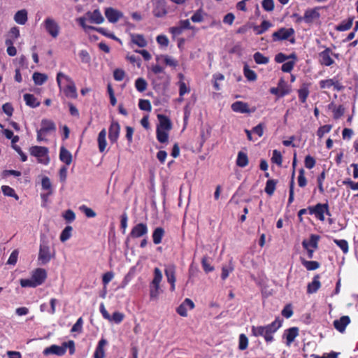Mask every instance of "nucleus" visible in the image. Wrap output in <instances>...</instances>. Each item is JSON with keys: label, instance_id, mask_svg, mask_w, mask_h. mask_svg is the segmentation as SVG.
<instances>
[{"label": "nucleus", "instance_id": "f257e3e1", "mask_svg": "<svg viewBox=\"0 0 358 358\" xmlns=\"http://www.w3.org/2000/svg\"><path fill=\"white\" fill-rule=\"evenodd\" d=\"M282 320L279 317L271 324L264 326H252L251 334L255 337L262 336L266 343H271L274 341L273 334L282 327Z\"/></svg>", "mask_w": 358, "mask_h": 358}, {"label": "nucleus", "instance_id": "f03ea898", "mask_svg": "<svg viewBox=\"0 0 358 358\" xmlns=\"http://www.w3.org/2000/svg\"><path fill=\"white\" fill-rule=\"evenodd\" d=\"M67 348L69 349V354L73 355L75 352V343L73 341H69L64 342L61 346L57 345H52L44 349L43 353L44 355L48 356L50 355H56L57 356L64 355Z\"/></svg>", "mask_w": 358, "mask_h": 358}, {"label": "nucleus", "instance_id": "7ed1b4c3", "mask_svg": "<svg viewBox=\"0 0 358 358\" xmlns=\"http://www.w3.org/2000/svg\"><path fill=\"white\" fill-rule=\"evenodd\" d=\"M54 256L55 251L50 249L48 242L45 240H41L38 257V260L41 262V264H48Z\"/></svg>", "mask_w": 358, "mask_h": 358}, {"label": "nucleus", "instance_id": "20e7f679", "mask_svg": "<svg viewBox=\"0 0 358 358\" xmlns=\"http://www.w3.org/2000/svg\"><path fill=\"white\" fill-rule=\"evenodd\" d=\"M56 131V125L51 120L43 119L41 127L37 130V141L38 142L47 141L45 136L50 133Z\"/></svg>", "mask_w": 358, "mask_h": 358}, {"label": "nucleus", "instance_id": "39448f33", "mask_svg": "<svg viewBox=\"0 0 358 358\" xmlns=\"http://www.w3.org/2000/svg\"><path fill=\"white\" fill-rule=\"evenodd\" d=\"M30 155L36 157L38 163L47 165L50 162L48 149L46 147L34 145L29 149Z\"/></svg>", "mask_w": 358, "mask_h": 358}, {"label": "nucleus", "instance_id": "423d86ee", "mask_svg": "<svg viewBox=\"0 0 358 358\" xmlns=\"http://www.w3.org/2000/svg\"><path fill=\"white\" fill-rule=\"evenodd\" d=\"M308 210L310 215H314L316 218L321 221L325 220V215H330L327 203H317L314 206H310Z\"/></svg>", "mask_w": 358, "mask_h": 358}, {"label": "nucleus", "instance_id": "0eeeda50", "mask_svg": "<svg viewBox=\"0 0 358 358\" xmlns=\"http://www.w3.org/2000/svg\"><path fill=\"white\" fill-rule=\"evenodd\" d=\"M294 29L293 28H280L272 34L273 41L288 40L291 36L294 35Z\"/></svg>", "mask_w": 358, "mask_h": 358}, {"label": "nucleus", "instance_id": "6e6552de", "mask_svg": "<svg viewBox=\"0 0 358 358\" xmlns=\"http://www.w3.org/2000/svg\"><path fill=\"white\" fill-rule=\"evenodd\" d=\"M43 26L47 32L53 38H57L59 34V27L52 17H47L43 22Z\"/></svg>", "mask_w": 358, "mask_h": 358}, {"label": "nucleus", "instance_id": "1a4fd4ad", "mask_svg": "<svg viewBox=\"0 0 358 358\" xmlns=\"http://www.w3.org/2000/svg\"><path fill=\"white\" fill-rule=\"evenodd\" d=\"M57 81L60 90H75L73 81L63 73H58Z\"/></svg>", "mask_w": 358, "mask_h": 358}, {"label": "nucleus", "instance_id": "9d476101", "mask_svg": "<svg viewBox=\"0 0 358 358\" xmlns=\"http://www.w3.org/2000/svg\"><path fill=\"white\" fill-rule=\"evenodd\" d=\"M104 14L108 21L110 23H116L120 19L122 18L124 15L120 10L113 7L105 8Z\"/></svg>", "mask_w": 358, "mask_h": 358}, {"label": "nucleus", "instance_id": "9b49d317", "mask_svg": "<svg viewBox=\"0 0 358 358\" xmlns=\"http://www.w3.org/2000/svg\"><path fill=\"white\" fill-rule=\"evenodd\" d=\"M165 275L166 277L167 282L171 285L170 290L171 292L176 289V266L173 264L168 265L164 269Z\"/></svg>", "mask_w": 358, "mask_h": 358}, {"label": "nucleus", "instance_id": "f8f14e48", "mask_svg": "<svg viewBox=\"0 0 358 358\" xmlns=\"http://www.w3.org/2000/svg\"><path fill=\"white\" fill-rule=\"evenodd\" d=\"M299 328L296 327L289 328L284 331L282 338H285V344L287 347H289L294 341L295 338L299 336Z\"/></svg>", "mask_w": 358, "mask_h": 358}, {"label": "nucleus", "instance_id": "ddd939ff", "mask_svg": "<svg viewBox=\"0 0 358 358\" xmlns=\"http://www.w3.org/2000/svg\"><path fill=\"white\" fill-rule=\"evenodd\" d=\"M148 231V228L146 224L138 223L131 229L129 236L133 238H137L145 236Z\"/></svg>", "mask_w": 358, "mask_h": 358}, {"label": "nucleus", "instance_id": "4468645a", "mask_svg": "<svg viewBox=\"0 0 358 358\" xmlns=\"http://www.w3.org/2000/svg\"><path fill=\"white\" fill-rule=\"evenodd\" d=\"M153 15L157 17H162L168 13L165 0H157L153 8Z\"/></svg>", "mask_w": 358, "mask_h": 358}, {"label": "nucleus", "instance_id": "2eb2a0df", "mask_svg": "<svg viewBox=\"0 0 358 358\" xmlns=\"http://www.w3.org/2000/svg\"><path fill=\"white\" fill-rule=\"evenodd\" d=\"M120 132V125L118 122L113 121L108 129V137L110 143H114L117 141Z\"/></svg>", "mask_w": 358, "mask_h": 358}, {"label": "nucleus", "instance_id": "dca6fc26", "mask_svg": "<svg viewBox=\"0 0 358 358\" xmlns=\"http://www.w3.org/2000/svg\"><path fill=\"white\" fill-rule=\"evenodd\" d=\"M332 55L331 50L329 48L319 54V61L322 65L329 66L334 64V61L331 57Z\"/></svg>", "mask_w": 358, "mask_h": 358}, {"label": "nucleus", "instance_id": "f3484780", "mask_svg": "<svg viewBox=\"0 0 358 358\" xmlns=\"http://www.w3.org/2000/svg\"><path fill=\"white\" fill-rule=\"evenodd\" d=\"M47 278V273L44 268H38L35 269L31 275L35 285L37 286L42 285Z\"/></svg>", "mask_w": 358, "mask_h": 358}, {"label": "nucleus", "instance_id": "a211bd4d", "mask_svg": "<svg viewBox=\"0 0 358 358\" xmlns=\"http://www.w3.org/2000/svg\"><path fill=\"white\" fill-rule=\"evenodd\" d=\"M194 308V302L189 299H185L178 307L176 311L180 316L186 317L187 315L188 310H192Z\"/></svg>", "mask_w": 358, "mask_h": 358}, {"label": "nucleus", "instance_id": "6ab92c4d", "mask_svg": "<svg viewBox=\"0 0 358 358\" xmlns=\"http://www.w3.org/2000/svg\"><path fill=\"white\" fill-rule=\"evenodd\" d=\"M233 111L241 113H250L255 111V108L250 109L247 103L242 101H236L231 105Z\"/></svg>", "mask_w": 358, "mask_h": 358}, {"label": "nucleus", "instance_id": "aec40b11", "mask_svg": "<svg viewBox=\"0 0 358 358\" xmlns=\"http://www.w3.org/2000/svg\"><path fill=\"white\" fill-rule=\"evenodd\" d=\"M350 319L348 316H342L338 320L334 321V327L339 332H344L346 327L350 324Z\"/></svg>", "mask_w": 358, "mask_h": 358}, {"label": "nucleus", "instance_id": "412c9836", "mask_svg": "<svg viewBox=\"0 0 358 358\" xmlns=\"http://www.w3.org/2000/svg\"><path fill=\"white\" fill-rule=\"evenodd\" d=\"M108 342L105 338H101L94 353V358H104L105 357V348Z\"/></svg>", "mask_w": 358, "mask_h": 358}, {"label": "nucleus", "instance_id": "4be33fe9", "mask_svg": "<svg viewBox=\"0 0 358 358\" xmlns=\"http://www.w3.org/2000/svg\"><path fill=\"white\" fill-rule=\"evenodd\" d=\"M14 21L20 25H24L28 20V13L25 9H22L15 13L13 17Z\"/></svg>", "mask_w": 358, "mask_h": 358}, {"label": "nucleus", "instance_id": "5701e85b", "mask_svg": "<svg viewBox=\"0 0 358 358\" xmlns=\"http://www.w3.org/2000/svg\"><path fill=\"white\" fill-rule=\"evenodd\" d=\"M157 119L159 124L157 126V128L169 131L171 129V122L168 117L159 114L157 115Z\"/></svg>", "mask_w": 358, "mask_h": 358}, {"label": "nucleus", "instance_id": "b1692460", "mask_svg": "<svg viewBox=\"0 0 358 358\" xmlns=\"http://www.w3.org/2000/svg\"><path fill=\"white\" fill-rule=\"evenodd\" d=\"M320 17V13L317 8L308 9L305 11L303 16V21L306 23H311L315 20Z\"/></svg>", "mask_w": 358, "mask_h": 358}, {"label": "nucleus", "instance_id": "393cba45", "mask_svg": "<svg viewBox=\"0 0 358 358\" xmlns=\"http://www.w3.org/2000/svg\"><path fill=\"white\" fill-rule=\"evenodd\" d=\"M321 287V282L320 281V275H315L311 282H309L307 285V293L310 294L315 293Z\"/></svg>", "mask_w": 358, "mask_h": 358}, {"label": "nucleus", "instance_id": "a878e982", "mask_svg": "<svg viewBox=\"0 0 358 358\" xmlns=\"http://www.w3.org/2000/svg\"><path fill=\"white\" fill-rule=\"evenodd\" d=\"M320 239V236L317 235L312 234L310 236L309 240H304L302 242L303 247L305 249L313 248L316 249L317 248L318 241Z\"/></svg>", "mask_w": 358, "mask_h": 358}, {"label": "nucleus", "instance_id": "bb28decb", "mask_svg": "<svg viewBox=\"0 0 358 358\" xmlns=\"http://www.w3.org/2000/svg\"><path fill=\"white\" fill-rule=\"evenodd\" d=\"M59 159L66 165H70L72 162L71 153L64 146L60 148Z\"/></svg>", "mask_w": 358, "mask_h": 358}, {"label": "nucleus", "instance_id": "cd10ccee", "mask_svg": "<svg viewBox=\"0 0 358 358\" xmlns=\"http://www.w3.org/2000/svg\"><path fill=\"white\" fill-rule=\"evenodd\" d=\"M131 42L140 48H144L147 45L148 43L142 34H130Z\"/></svg>", "mask_w": 358, "mask_h": 358}, {"label": "nucleus", "instance_id": "c85d7f7f", "mask_svg": "<svg viewBox=\"0 0 358 358\" xmlns=\"http://www.w3.org/2000/svg\"><path fill=\"white\" fill-rule=\"evenodd\" d=\"M320 87L333 88V90H341V86L338 81H336L334 79H329L320 81Z\"/></svg>", "mask_w": 358, "mask_h": 358}, {"label": "nucleus", "instance_id": "c756f323", "mask_svg": "<svg viewBox=\"0 0 358 358\" xmlns=\"http://www.w3.org/2000/svg\"><path fill=\"white\" fill-rule=\"evenodd\" d=\"M106 131L103 129L99 134L98 139H97L99 150L101 152H104L106 150V148L107 143H106Z\"/></svg>", "mask_w": 358, "mask_h": 358}, {"label": "nucleus", "instance_id": "7c9ffc66", "mask_svg": "<svg viewBox=\"0 0 358 358\" xmlns=\"http://www.w3.org/2000/svg\"><path fill=\"white\" fill-rule=\"evenodd\" d=\"M165 231L162 227H157L152 233V241L156 245L159 244L162 242V238L164 237Z\"/></svg>", "mask_w": 358, "mask_h": 358}, {"label": "nucleus", "instance_id": "2f4dec72", "mask_svg": "<svg viewBox=\"0 0 358 358\" xmlns=\"http://www.w3.org/2000/svg\"><path fill=\"white\" fill-rule=\"evenodd\" d=\"M150 299L151 301H157L162 292L160 286L149 285Z\"/></svg>", "mask_w": 358, "mask_h": 358}, {"label": "nucleus", "instance_id": "473e14b6", "mask_svg": "<svg viewBox=\"0 0 358 358\" xmlns=\"http://www.w3.org/2000/svg\"><path fill=\"white\" fill-rule=\"evenodd\" d=\"M248 162L249 160L247 154L242 151L238 152L236 159V165L239 167L243 168L248 164Z\"/></svg>", "mask_w": 358, "mask_h": 358}, {"label": "nucleus", "instance_id": "72a5a7b5", "mask_svg": "<svg viewBox=\"0 0 358 358\" xmlns=\"http://www.w3.org/2000/svg\"><path fill=\"white\" fill-rule=\"evenodd\" d=\"M163 275L161 270L159 268H155L153 271V278L150 282V285L160 286V283L162 281Z\"/></svg>", "mask_w": 358, "mask_h": 358}, {"label": "nucleus", "instance_id": "f704fd0d", "mask_svg": "<svg viewBox=\"0 0 358 358\" xmlns=\"http://www.w3.org/2000/svg\"><path fill=\"white\" fill-rule=\"evenodd\" d=\"M24 100L27 106L32 108H36L40 104V102L37 101L34 96L30 94H25L24 95Z\"/></svg>", "mask_w": 358, "mask_h": 358}, {"label": "nucleus", "instance_id": "c9c22d12", "mask_svg": "<svg viewBox=\"0 0 358 358\" xmlns=\"http://www.w3.org/2000/svg\"><path fill=\"white\" fill-rule=\"evenodd\" d=\"M169 130H164L157 128V139L160 143H166L169 138Z\"/></svg>", "mask_w": 358, "mask_h": 358}, {"label": "nucleus", "instance_id": "e433bc0d", "mask_svg": "<svg viewBox=\"0 0 358 358\" xmlns=\"http://www.w3.org/2000/svg\"><path fill=\"white\" fill-rule=\"evenodd\" d=\"M301 264L305 266L308 271H314L317 269L320 264L316 261H307L304 259H301Z\"/></svg>", "mask_w": 358, "mask_h": 358}, {"label": "nucleus", "instance_id": "4c0bfd02", "mask_svg": "<svg viewBox=\"0 0 358 358\" xmlns=\"http://www.w3.org/2000/svg\"><path fill=\"white\" fill-rule=\"evenodd\" d=\"M204 12L201 8L196 10L191 17V20L193 22H201L204 20Z\"/></svg>", "mask_w": 358, "mask_h": 358}, {"label": "nucleus", "instance_id": "58836bf2", "mask_svg": "<svg viewBox=\"0 0 358 358\" xmlns=\"http://www.w3.org/2000/svg\"><path fill=\"white\" fill-rule=\"evenodd\" d=\"M352 18H350L348 20H344L336 27V29L339 31H347L352 27Z\"/></svg>", "mask_w": 358, "mask_h": 358}, {"label": "nucleus", "instance_id": "ea45409f", "mask_svg": "<svg viewBox=\"0 0 358 358\" xmlns=\"http://www.w3.org/2000/svg\"><path fill=\"white\" fill-rule=\"evenodd\" d=\"M277 181L275 180H268L266 183L265 187V192L268 194L269 196H271L276 187Z\"/></svg>", "mask_w": 358, "mask_h": 358}, {"label": "nucleus", "instance_id": "a19ab883", "mask_svg": "<svg viewBox=\"0 0 358 358\" xmlns=\"http://www.w3.org/2000/svg\"><path fill=\"white\" fill-rule=\"evenodd\" d=\"M254 60L257 64H266L269 62V58L265 57L261 52H257L253 55Z\"/></svg>", "mask_w": 358, "mask_h": 358}, {"label": "nucleus", "instance_id": "79ce46f5", "mask_svg": "<svg viewBox=\"0 0 358 358\" xmlns=\"http://www.w3.org/2000/svg\"><path fill=\"white\" fill-rule=\"evenodd\" d=\"M1 190H2L3 194L5 196L13 197L16 200L19 199V196L16 194L13 188L10 187L8 185H3L1 187Z\"/></svg>", "mask_w": 358, "mask_h": 358}, {"label": "nucleus", "instance_id": "37998d69", "mask_svg": "<svg viewBox=\"0 0 358 358\" xmlns=\"http://www.w3.org/2000/svg\"><path fill=\"white\" fill-rule=\"evenodd\" d=\"M103 21H104V18L102 16L99 10L96 9L92 12V13H91V22L96 23V24H101Z\"/></svg>", "mask_w": 358, "mask_h": 358}, {"label": "nucleus", "instance_id": "c03bdc74", "mask_svg": "<svg viewBox=\"0 0 358 358\" xmlns=\"http://www.w3.org/2000/svg\"><path fill=\"white\" fill-rule=\"evenodd\" d=\"M243 73L245 78L250 81H254L257 78L256 73L251 70L247 64L244 66Z\"/></svg>", "mask_w": 358, "mask_h": 358}, {"label": "nucleus", "instance_id": "a18cd8bd", "mask_svg": "<svg viewBox=\"0 0 358 358\" xmlns=\"http://www.w3.org/2000/svg\"><path fill=\"white\" fill-rule=\"evenodd\" d=\"M73 231V228L71 226H66L63 231H62L59 238L62 242H64L70 238L71 236V232Z\"/></svg>", "mask_w": 358, "mask_h": 358}, {"label": "nucleus", "instance_id": "49530a36", "mask_svg": "<svg viewBox=\"0 0 358 358\" xmlns=\"http://www.w3.org/2000/svg\"><path fill=\"white\" fill-rule=\"evenodd\" d=\"M248 338L244 334H240L238 338V349L240 350H246L248 347Z\"/></svg>", "mask_w": 358, "mask_h": 358}, {"label": "nucleus", "instance_id": "de8ad7c7", "mask_svg": "<svg viewBox=\"0 0 358 358\" xmlns=\"http://www.w3.org/2000/svg\"><path fill=\"white\" fill-rule=\"evenodd\" d=\"M32 78H33L34 83L38 85H41L43 83H44L48 78V77L45 74L38 73V72L34 73L33 74Z\"/></svg>", "mask_w": 358, "mask_h": 358}, {"label": "nucleus", "instance_id": "09e8293b", "mask_svg": "<svg viewBox=\"0 0 358 358\" xmlns=\"http://www.w3.org/2000/svg\"><path fill=\"white\" fill-rule=\"evenodd\" d=\"M271 162L278 166H281L282 163V157L280 151L274 150L271 157Z\"/></svg>", "mask_w": 358, "mask_h": 358}, {"label": "nucleus", "instance_id": "8fccbe9b", "mask_svg": "<svg viewBox=\"0 0 358 358\" xmlns=\"http://www.w3.org/2000/svg\"><path fill=\"white\" fill-rule=\"evenodd\" d=\"M5 43L7 46V53L10 56H15L17 53L16 48L13 46V41L12 39H6Z\"/></svg>", "mask_w": 358, "mask_h": 358}, {"label": "nucleus", "instance_id": "3c124183", "mask_svg": "<svg viewBox=\"0 0 358 358\" xmlns=\"http://www.w3.org/2000/svg\"><path fill=\"white\" fill-rule=\"evenodd\" d=\"M289 58H293L294 59H296V57L295 55V54H292L289 56H287L285 55V54L280 52V53H278L275 55V61L277 62V63H283L285 62L287 59H289Z\"/></svg>", "mask_w": 358, "mask_h": 358}, {"label": "nucleus", "instance_id": "603ef678", "mask_svg": "<svg viewBox=\"0 0 358 358\" xmlns=\"http://www.w3.org/2000/svg\"><path fill=\"white\" fill-rule=\"evenodd\" d=\"M41 186L43 190L47 192H53L51 181L47 176L43 177L41 180Z\"/></svg>", "mask_w": 358, "mask_h": 358}, {"label": "nucleus", "instance_id": "864d4df0", "mask_svg": "<svg viewBox=\"0 0 358 358\" xmlns=\"http://www.w3.org/2000/svg\"><path fill=\"white\" fill-rule=\"evenodd\" d=\"M331 128H332L331 125H329V124L323 125V126L319 127V129L317 131V135L319 137V138H322L324 136V134L330 132V131L331 130Z\"/></svg>", "mask_w": 358, "mask_h": 358}, {"label": "nucleus", "instance_id": "5fc2aeb1", "mask_svg": "<svg viewBox=\"0 0 358 358\" xmlns=\"http://www.w3.org/2000/svg\"><path fill=\"white\" fill-rule=\"evenodd\" d=\"M234 271V266L231 262L229 263L228 266H223L222 268L221 278L222 280H225L228 278L229 273Z\"/></svg>", "mask_w": 358, "mask_h": 358}, {"label": "nucleus", "instance_id": "6e6d98bb", "mask_svg": "<svg viewBox=\"0 0 358 358\" xmlns=\"http://www.w3.org/2000/svg\"><path fill=\"white\" fill-rule=\"evenodd\" d=\"M160 58H163L164 59V62L166 63V65H169L170 66H176L177 64H178V62L176 60H175L173 57H169V56H157V60L159 61L160 59Z\"/></svg>", "mask_w": 358, "mask_h": 358}, {"label": "nucleus", "instance_id": "4d7b16f0", "mask_svg": "<svg viewBox=\"0 0 358 358\" xmlns=\"http://www.w3.org/2000/svg\"><path fill=\"white\" fill-rule=\"evenodd\" d=\"M63 217L66 222L71 223L73 221H74L76 218V215L72 210L68 209L63 213Z\"/></svg>", "mask_w": 358, "mask_h": 358}, {"label": "nucleus", "instance_id": "13d9d810", "mask_svg": "<svg viewBox=\"0 0 358 358\" xmlns=\"http://www.w3.org/2000/svg\"><path fill=\"white\" fill-rule=\"evenodd\" d=\"M298 184L301 187H305L307 184V180L305 177V171L303 169L299 171Z\"/></svg>", "mask_w": 358, "mask_h": 358}, {"label": "nucleus", "instance_id": "bf43d9fd", "mask_svg": "<svg viewBox=\"0 0 358 358\" xmlns=\"http://www.w3.org/2000/svg\"><path fill=\"white\" fill-rule=\"evenodd\" d=\"M124 317V315L123 313L116 311L113 313L112 316H110V320H108L119 324L123 320Z\"/></svg>", "mask_w": 358, "mask_h": 358}, {"label": "nucleus", "instance_id": "052dcab7", "mask_svg": "<svg viewBox=\"0 0 358 358\" xmlns=\"http://www.w3.org/2000/svg\"><path fill=\"white\" fill-rule=\"evenodd\" d=\"M272 26L271 23L269 21L264 20L260 26V28L256 27L255 29L257 30V34H262L264 32H265L268 28H270Z\"/></svg>", "mask_w": 358, "mask_h": 358}, {"label": "nucleus", "instance_id": "680f3d73", "mask_svg": "<svg viewBox=\"0 0 358 358\" xmlns=\"http://www.w3.org/2000/svg\"><path fill=\"white\" fill-rule=\"evenodd\" d=\"M138 107L142 110L150 112L152 109L150 102L148 100L140 99L138 103Z\"/></svg>", "mask_w": 358, "mask_h": 358}, {"label": "nucleus", "instance_id": "e2e57ef3", "mask_svg": "<svg viewBox=\"0 0 358 358\" xmlns=\"http://www.w3.org/2000/svg\"><path fill=\"white\" fill-rule=\"evenodd\" d=\"M20 29L17 27H13L10 28L8 36V39H12L13 42L20 37Z\"/></svg>", "mask_w": 358, "mask_h": 358}, {"label": "nucleus", "instance_id": "0e129e2a", "mask_svg": "<svg viewBox=\"0 0 358 358\" xmlns=\"http://www.w3.org/2000/svg\"><path fill=\"white\" fill-rule=\"evenodd\" d=\"M262 8L266 11H273L274 9V2L273 0H263L262 2Z\"/></svg>", "mask_w": 358, "mask_h": 358}, {"label": "nucleus", "instance_id": "69168bd1", "mask_svg": "<svg viewBox=\"0 0 358 358\" xmlns=\"http://www.w3.org/2000/svg\"><path fill=\"white\" fill-rule=\"evenodd\" d=\"M334 243L344 253H347L348 252V243L345 240H334Z\"/></svg>", "mask_w": 358, "mask_h": 358}, {"label": "nucleus", "instance_id": "338daca9", "mask_svg": "<svg viewBox=\"0 0 358 358\" xmlns=\"http://www.w3.org/2000/svg\"><path fill=\"white\" fill-rule=\"evenodd\" d=\"M281 314L285 318H289L293 315L292 307L291 304H287L282 309Z\"/></svg>", "mask_w": 358, "mask_h": 358}, {"label": "nucleus", "instance_id": "774afa93", "mask_svg": "<svg viewBox=\"0 0 358 358\" xmlns=\"http://www.w3.org/2000/svg\"><path fill=\"white\" fill-rule=\"evenodd\" d=\"M343 184L349 187L352 190H358V181L354 182L351 179L348 178L343 181Z\"/></svg>", "mask_w": 358, "mask_h": 358}]
</instances>
